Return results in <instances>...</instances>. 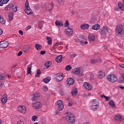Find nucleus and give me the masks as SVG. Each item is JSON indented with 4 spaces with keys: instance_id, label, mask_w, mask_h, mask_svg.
<instances>
[{
    "instance_id": "nucleus-37",
    "label": "nucleus",
    "mask_w": 124,
    "mask_h": 124,
    "mask_svg": "<svg viewBox=\"0 0 124 124\" xmlns=\"http://www.w3.org/2000/svg\"><path fill=\"white\" fill-rule=\"evenodd\" d=\"M0 23L2 25H4L5 24V20L0 15Z\"/></svg>"
},
{
    "instance_id": "nucleus-49",
    "label": "nucleus",
    "mask_w": 124,
    "mask_h": 124,
    "mask_svg": "<svg viewBox=\"0 0 124 124\" xmlns=\"http://www.w3.org/2000/svg\"><path fill=\"white\" fill-rule=\"evenodd\" d=\"M65 27H68L69 26V22H68V20H66L64 23Z\"/></svg>"
},
{
    "instance_id": "nucleus-57",
    "label": "nucleus",
    "mask_w": 124,
    "mask_h": 124,
    "mask_svg": "<svg viewBox=\"0 0 124 124\" xmlns=\"http://www.w3.org/2000/svg\"><path fill=\"white\" fill-rule=\"evenodd\" d=\"M19 33L21 35H23L24 34V33L23 32V31L22 30H19Z\"/></svg>"
},
{
    "instance_id": "nucleus-7",
    "label": "nucleus",
    "mask_w": 124,
    "mask_h": 124,
    "mask_svg": "<svg viewBox=\"0 0 124 124\" xmlns=\"http://www.w3.org/2000/svg\"><path fill=\"white\" fill-rule=\"evenodd\" d=\"M108 32V27L103 26L100 29V33L102 35H105Z\"/></svg>"
},
{
    "instance_id": "nucleus-11",
    "label": "nucleus",
    "mask_w": 124,
    "mask_h": 124,
    "mask_svg": "<svg viewBox=\"0 0 124 124\" xmlns=\"http://www.w3.org/2000/svg\"><path fill=\"white\" fill-rule=\"evenodd\" d=\"M1 101L3 104L6 103V102L7 101V96H6V94H4L2 96L1 98Z\"/></svg>"
},
{
    "instance_id": "nucleus-39",
    "label": "nucleus",
    "mask_w": 124,
    "mask_h": 124,
    "mask_svg": "<svg viewBox=\"0 0 124 124\" xmlns=\"http://www.w3.org/2000/svg\"><path fill=\"white\" fill-rule=\"evenodd\" d=\"M40 74H41V71H40V69H38L36 71L35 77H39V76H40Z\"/></svg>"
},
{
    "instance_id": "nucleus-38",
    "label": "nucleus",
    "mask_w": 124,
    "mask_h": 124,
    "mask_svg": "<svg viewBox=\"0 0 124 124\" xmlns=\"http://www.w3.org/2000/svg\"><path fill=\"white\" fill-rule=\"evenodd\" d=\"M12 4H10L8 5L5 8V11H7L8 10H10V8H12Z\"/></svg>"
},
{
    "instance_id": "nucleus-45",
    "label": "nucleus",
    "mask_w": 124,
    "mask_h": 124,
    "mask_svg": "<svg viewBox=\"0 0 124 124\" xmlns=\"http://www.w3.org/2000/svg\"><path fill=\"white\" fill-rule=\"evenodd\" d=\"M25 13H26V14H27V15H31V14H32V11H25Z\"/></svg>"
},
{
    "instance_id": "nucleus-58",
    "label": "nucleus",
    "mask_w": 124,
    "mask_h": 124,
    "mask_svg": "<svg viewBox=\"0 0 124 124\" xmlns=\"http://www.w3.org/2000/svg\"><path fill=\"white\" fill-rule=\"evenodd\" d=\"M70 56L72 57V58H75V57L77 56V54H70Z\"/></svg>"
},
{
    "instance_id": "nucleus-48",
    "label": "nucleus",
    "mask_w": 124,
    "mask_h": 124,
    "mask_svg": "<svg viewBox=\"0 0 124 124\" xmlns=\"http://www.w3.org/2000/svg\"><path fill=\"white\" fill-rule=\"evenodd\" d=\"M38 26H39V28H40V29H41L42 27H43V23H42V22H40L38 23Z\"/></svg>"
},
{
    "instance_id": "nucleus-64",
    "label": "nucleus",
    "mask_w": 124,
    "mask_h": 124,
    "mask_svg": "<svg viewBox=\"0 0 124 124\" xmlns=\"http://www.w3.org/2000/svg\"><path fill=\"white\" fill-rule=\"evenodd\" d=\"M16 66H17V65H13V66H11V68H15V67H16Z\"/></svg>"
},
{
    "instance_id": "nucleus-1",
    "label": "nucleus",
    "mask_w": 124,
    "mask_h": 124,
    "mask_svg": "<svg viewBox=\"0 0 124 124\" xmlns=\"http://www.w3.org/2000/svg\"><path fill=\"white\" fill-rule=\"evenodd\" d=\"M67 116H65V119L69 124H74L75 123V116L71 112H66Z\"/></svg>"
},
{
    "instance_id": "nucleus-63",
    "label": "nucleus",
    "mask_w": 124,
    "mask_h": 124,
    "mask_svg": "<svg viewBox=\"0 0 124 124\" xmlns=\"http://www.w3.org/2000/svg\"><path fill=\"white\" fill-rule=\"evenodd\" d=\"M3 32V31L1 29H0V35H1Z\"/></svg>"
},
{
    "instance_id": "nucleus-29",
    "label": "nucleus",
    "mask_w": 124,
    "mask_h": 124,
    "mask_svg": "<svg viewBox=\"0 0 124 124\" xmlns=\"http://www.w3.org/2000/svg\"><path fill=\"white\" fill-rule=\"evenodd\" d=\"M13 16H14V14L11 12L8 14L9 21H12L13 20Z\"/></svg>"
},
{
    "instance_id": "nucleus-34",
    "label": "nucleus",
    "mask_w": 124,
    "mask_h": 124,
    "mask_svg": "<svg viewBox=\"0 0 124 124\" xmlns=\"http://www.w3.org/2000/svg\"><path fill=\"white\" fill-rule=\"evenodd\" d=\"M50 65H52V62L51 61L46 62L45 64V66H46L47 68L50 67Z\"/></svg>"
},
{
    "instance_id": "nucleus-53",
    "label": "nucleus",
    "mask_w": 124,
    "mask_h": 124,
    "mask_svg": "<svg viewBox=\"0 0 124 124\" xmlns=\"http://www.w3.org/2000/svg\"><path fill=\"white\" fill-rule=\"evenodd\" d=\"M43 91L44 92H47L48 91V87L47 86H44Z\"/></svg>"
},
{
    "instance_id": "nucleus-9",
    "label": "nucleus",
    "mask_w": 124,
    "mask_h": 124,
    "mask_svg": "<svg viewBox=\"0 0 124 124\" xmlns=\"http://www.w3.org/2000/svg\"><path fill=\"white\" fill-rule=\"evenodd\" d=\"M55 79L57 82H61L63 79V75H61V74H56Z\"/></svg>"
},
{
    "instance_id": "nucleus-33",
    "label": "nucleus",
    "mask_w": 124,
    "mask_h": 124,
    "mask_svg": "<svg viewBox=\"0 0 124 124\" xmlns=\"http://www.w3.org/2000/svg\"><path fill=\"white\" fill-rule=\"evenodd\" d=\"M73 73H74L75 74H77L78 75V74H79V73H80V69L77 68L76 69H74L73 70Z\"/></svg>"
},
{
    "instance_id": "nucleus-25",
    "label": "nucleus",
    "mask_w": 124,
    "mask_h": 124,
    "mask_svg": "<svg viewBox=\"0 0 124 124\" xmlns=\"http://www.w3.org/2000/svg\"><path fill=\"white\" fill-rule=\"evenodd\" d=\"M91 107V109L93 111H97V109H98V108L99 107V106H95L94 105H92Z\"/></svg>"
},
{
    "instance_id": "nucleus-41",
    "label": "nucleus",
    "mask_w": 124,
    "mask_h": 124,
    "mask_svg": "<svg viewBox=\"0 0 124 124\" xmlns=\"http://www.w3.org/2000/svg\"><path fill=\"white\" fill-rule=\"evenodd\" d=\"M27 74H31V66L29 67L28 68Z\"/></svg>"
},
{
    "instance_id": "nucleus-23",
    "label": "nucleus",
    "mask_w": 124,
    "mask_h": 124,
    "mask_svg": "<svg viewBox=\"0 0 124 124\" xmlns=\"http://www.w3.org/2000/svg\"><path fill=\"white\" fill-rule=\"evenodd\" d=\"M90 25L88 24H83L81 26V29L82 30H86V29H89Z\"/></svg>"
},
{
    "instance_id": "nucleus-44",
    "label": "nucleus",
    "mask_w": 124,
    "mask_h": 124,
    "mask_svg": "<svg viewBox=\"0 0 124 124\" xmlns=\"http://www.w3.org/2000/svg\"><path fill=\"white\" fill-rule=\"evenodd\" d=\"M25 11H32L31 7H25Z\"/></svg>"
},
{
    "instance_id": "nucleus-43",
    "label": "nucleus",
    "mask_w": 124,
    "mask_h": 124,
    "mask_svg": "<svg viewBox=\"0 0 124 124\" xmlns=\"http://www.w3.org/2000/svg\"><path fill=\"white\" fill-rule=\"evenodd\" d=\"M5 77H4V74H2L0 75V80H4Z\"/></svg>"
},
{
    "instance_id": "nucleus-61",
    "label": "nucleus",
    "mask_w": 124,
    "mask_h": 124,
    "mask_svg": "<svg viewBox=\"0 0 124 124\" xmlns=\"http://www.w3.org/2000/svg\"><path fill=\"white\" fill-rule=\"evenodd\" d=\"M79 42H80L81 45H85V43L83 41H81V40L79 41Z\"/></svg>"
},
{
    "instance_id": "nucleus-4",
    "label": "nucleus",
    "mask_w": 124,
    "mask_h": 124,
    "mask_svg": "<svg viewBox=\"0 0 124 124\" xmlns=\"http://www.w3.org/2000/svg\"><path fill=\"white\" fill-rule=\"evenodd\" d=\"M56 105H58V110L59 111H62L63 108H64V105H63V102L62 100H60L56 102Z\"/></svg>"
},
{
    "instance_id": "nucleus-32",
    "label": "nucleus",
    "mask_w": 124,
    "mask_h": 124,
    "mask_svg": "<svg viewBox=\"0 0 124 124\" xmlns=\"http://www.w3.org/2000/svg\"><path fill=\"white\" fill-rule=\"evenodd\" d=\"M119 83H124V73L121 74V77L119 78Z\"/></svg>"
},
{
    "instance_id": "nucleus-27",
    "label": "nucleus",
    "mask_w": 124,
    "mask_h": 124,
    "mask_svg": "<svg viewBox=\"0 0 124 124\" xmlns=\"http://www.w3.org/2000/svg\"><path fill=\"white\" fill-rule=\"evenodd\" d=\"M51 81V78L50 77H47L45 79H43V82L47 84V83H49Z\"/></svg>"
},
{
    "instance_id": "nucleus-35",
    "label": "nucleus",
    "mask_w": 124,
    "mask_h": 124,
    "mask_svg": "<svg viewBox=\"0 0 124 124\" xmlns=\"http://www.w3.org/2000/svg\"><path fill=\"white\" fill-rule=\"evenodd\" d=\"M109 105L111 106L112 108H115L116 105H115V102L113 100H111L109 102Z\"/></svg>"
},
{
    "instance_id": "nucleus-13",
    "label": "nucleus",
    "mask_w": 124,
    "mask_h": 124,
    "mask_svg": "<svg viewBox=\"0 0 124 124\" xmlns=\"http://www.w3.org/2000/svg\"><path fill=\"white\" fill-rule=\"evenodd\" d=\"M55 61L58 63H60V62H62V55H60L58 56L55 59Z\"/></svg>"
},
{
    "instance_id": "nucleus-46",
    "label": "nucleus",
    "mask_w": 124,
    "mask_h": 124,
    "mask_svg": "<svg viewBox=\"0 0 124 124\" xmlns=\"http://www.w3.org/2000/svg\"><path fill=\"white\" fill-rule=\"evenodd\" d=\"M37 119V116L34 115L32 116V121H34V122H35V121H36Z\"/></svg>"
},
{
    "instance_id": "nucleus-10",
    "label": "nucleus",
    "mask_w": 124,
    "mask_h": 124,
    "mask_svg": "<svg viewBox=\"0 0 124 124\" xmlns=\"http://www.w3.org/2000/svg\"><path fill=\"white\" fill-rule=\"evenodd\" d=\"M66 82L68 85L71 86L74 84V79L72 78H69L66 80Z\"/></svg>"
},
{
    "instance_id": "nucleus-51",
    "label": "nucleus",
    "mask_w": 124,
    "mask_h": 124,
    "mask_svg": "<svg viewBox=\"0 0 124 124\" xmlns=\"http://www.w3.org/2000/svg\"><path fill=\"white\" fill-rule=\"evenodd\" d=\"M30 4L29 3V1L26 0L25 2V7H29Z\"/></svg>"
},
{
    "instance_id": "nucleus-8",
    "label": "nucleus",
    "mask_w": 124,
    "mask_h": 124,
    "mask_svg": "<svg viewBox=\"0 0 124 124\" xmlns=\"http://www.w3.org/2000/svg\"><path fill=\"white\" fill-rule=\"evenodd\" d=\"M32 107L33 109H39L41 107H42V104L40 102H36L33 103Z\"/></svg>"
},
{
    "instance_id": "nucleus-47",
    "label": "nucleus",
    "mask_w": 124,
    "mask_h": 124,
    "mask_svg": "<svg viewBox=\"0 0 124 124\" xmlns=\"http://www.w3.org/2000/svg\"><path fill=\"white\" fill-rule=\"evenodd\" d=\"M79 40L80 41V40H84V39H85V36H84V35H80V36H79Z\"/></svg>"
},
{
    "instance_id": "nucleus-28",
    "label": "nucleus",
    "mask_w": 124,
    "mask_h": 124,
    "mask_svg": "<svg viewBox=\"0 0 124 124\" xmlns=\"http://www.w3.org/2000/svg\"><path fill=\"white\" fill-rule=\"evenodd\" d=\"M9 1V0H0V6H2L3 4H6L7 2Z\"/></svg>"
},
{
    "instance_id": "nucleus-52",
    "label": "nucleus",
    "mask_w": 124,
    "mask_h": 124,
    "mask_svg": "<svg viewBox=\"0 0 124 124\" xmlns=\"http://www.w3.org/2000/svg\"><path fill=\"white\" fill-rule=\"evenodd\" d=\"M91 63H95V62H97V60L92 59L91 60Z\"/></svg>"
},
{
    "instance_id": "nucleus-12",
    "label": "nucleus",
    "mask_w": 124,
    "mask_h": 124,
    "mask_svg": "<svg viewBox=\"0 0 124 124\" xmlns=\"http://www.w3.org/2000/svg\"><path fill=\"white\" fill-rule=\"evenodd\" d=\"M84 86L86 89V90H88V91H91L92 89V85L88 83V82H85L84 83Z\"/></svg>"
},
{
    "instance_id": "nucleus-55",
    "label": "nucleus",
    "mask_w": 124,
    "mask_h": 124,
    "mask_svg": "<svg viewBox=\"0 0 124 124\" xmlns=\"http://www.w3.org/2000/svg\"><path fill=\"white\" fill-rule=\"evenodd\" d=\"M40 54L41 55H45V54H46V51L45 50L41 51Z\"/></svg>"
},
{
    "instance_id": "nucleus-42",
    "label": "nucleus",
    "mask_w": 124,
    "mask_h": 124,
    "mask_svg": "<svg viewBox=\"0 0 124 124\" xmlns=\"http://www.w3.org/2000/svg\"><path fill=\"white\" fill-rule=\"evenodd\" d=\"M12 9L14 12H17V6L12 5Z\"/></svg>"
},
{
    "instance_id": "nucleus-20",
    "label": "nucleus",
    "mask_w": 124,
    "mask_h": 124,
    "mask_svg": "<svg viewBox=\"0 0 124 124\" xmlns=\"http://www.w3.org/2000/svg\"><path fill=\"white\" fill-rule=\"evenodd\" d=\"M92 105H95L96 106H99V102L97 99H93L92 103Z\"/></svg>"
},
{
    "instance_id": "nucleus-16",
    "label": "nucleus",
    "mask_w": 124,
    "mask_h": 124,
    "mask_svg": "<svg viewBox=\"0 0 124 124\" xmlns=\"http://www.w3.org/2000/svg\"><path fill=\"white\" fill-rule=\"evenodd\" d=\"M115 121H118V122H121L123 120V116L121 115H117L114 117Z\"/></svg>"
},
{
    "instance_id": "nucleus-50",
    "label": "nucleus",
    "mask_w": 124,
    "mask_h": 124,
    "mask_svg": "<svg viewBox=\"0 0 124 124\" xmlns=\"http://www.w3.org/2000/svg\"><path fill=\"white\" fill-rule=\"evenodd\" d=\"M34 8L36 10H38V9H39V5H38V4H36L34 6Z\"/></svg>"
},
{
    "instance_id": "nucleus-5",
    "label": "nucleus",
    "mask_w": 124,
    "mask_h": 124,
    "mask_svg": "<svg viewBox=\"0 0 124 124\" xmlns=\"http://www.w3.org/2000/svg\"><path fill=\"white\" fill-rule=\"evenodd\" d=\"M17 111L19 113H22V114H26L27 112V108H26V107L25 106H19L17 108Z\"/></svg>"
},
{
    "instance_id": "nucleus-59",
    "label": "nucleus",
    "mask_w": 124,
    "mask_h": 124,
    "mask_svg": "<svg viewBox=\"0 0 124 124\" xmlns=\"http://www.w3.org/2000/svg\"><path fill=\"white\" fill-rule=\"evenodd\" d=\"M3 84H4L3 81H0V88H1V87H2Z\"/></svg>"
},
{
    "instance_id": "nucleus-60",
    "label": "nucleus",
    "mask_w": 124,
    "mask_h": 124,
    "mask_svg": "<svg viewBox=\"0 0 124 124\" xmlns=\"http://www.w3.org/2000/svg\"><path fill=\"white\" fill-rule=\"evenodd\" d=\"M119 66L121 67V68H124V64H119Z\"/></svg>"
},
{
    "instance_id": "nucleus-54",
    "label": "nucleus",
    "mask_w": 124,
    "mask_h": 124,
    "mask_svg": "<svg viewBox=\"0 0 124 124\" xmlns=\"http://www.w3.org/2000/svg\"><path fill=\"white\" fill-rule=\"evenodd\" d=\"M17 124H25V123H24L23 121L20 120L18 121Z\"/></svg>"
},
{
    "instance_id": "nucleus-15",
    "label": "nucleus",
    "mask_w": 124,
    "mask_h": 124,
    "mask_svg": "<svg viewBox=\"0 0 124 124\" xmlns=\"http://www.w3.org/2000/svg\"><path fill=\"white\" fill-rule=\"evenodd\" d=\"M53 8H54V2H51L47 6L46 8V10H48V11H51V10H53Z\"/></svg>"
},
{
    "instance_id": "nucleus-2",
    "label": "nucleus",
    "mask_w": 124,
    "mask_h": 124,
    "mask_svg": "<svg viewBox=\"0 0 124 124\" xmlns=\"http://www.w3.org/2000/svg\"><path fill=\"white\" fill-rule=\"evenodd\" d=\"M115 33L118 36H122V35H124V30L123 25H118L116 26Z\"/></svg>"
},
{
    "instance_id": "nucleus-18",
    "label": "nucleus",
    "mask_w": 124,
    "mask_h": 124,
    "mask_svg": "<svg viewBox=\"0 0 124 124\" xmlns=\"http://www.w3.org/2000/svg\"><path fill=\"white\" fill-rule=\"evenodd\" d=\"M100 28V26L98 24H95L92 26V30L94 31H98Z\"/></svg>"
},
{
    "instance_id": "nucleus-30",
    "label": "nucleus",
    "mask_w": 124,
    "mask_h": 124,
    "mask_svg": "<svg viewBox=\"0 0 124 124\" xmlns=\"http://www.w3.org/2000/svg\"><path fill=\"white\" fill-rule=\"evenodd\" d=\"M46 39L47 41V44H48V45H52V38H51V37H47Z\"/></svg>"
},
{
    "instance_id": "nucleus-31",
    "label": "nucleus",
    "mask_w": 124,
    "mask_h": 124,
    "mask_svg": "<svg viewBox=\"0 0 124 124\" xmlns=\"http://www.w3.org/2000/svg\"><path fill=\"white\" fill-rule=\"evenodd\" d=\"M35 48L36 50H37V51H39L41 49L42 46L40 45H39V44H36L35 45Z\"/></svg>"
},
{
    "instance_id": "nucleus-24",
    "label": "nucleus",
    "mask_w": 124,
    "mask_h": 124,
    "mask_svg": "<svg viewBox=\"0 0 124 124\" xmlns=\"http://www.w3.org/2000/svg\"><path fill=\"white\" fill-rule=\"evenodd\" d=\"M88 38L89 41H94L95 40V36L94 35H89Z\"/></svg>"
},
{
    "instance_id": "nucleus-62",
    "label": "nucleus",
    "mask_w": 124,
    "mask_h": 124,
    "mask_svg": "<svg viewBox=\"0 0 124 124\" xmlns=\"http://www.w3.org/2000/svg\"><path fill=\"white\" fill-rule=\"evenodd\" d=\"M105 99H106V101H109V100H110V98L109 97L107 96Z\"/></svg>"
},
{
    "instance_id": "nucleus-19",
    "label": "nucleus",
    "mask_w": 124,
    "mask_h": 124,
    "mask_svg": "<svg viewBox=\"0 0 124 124\" xmlns=\"http://www.w3.org/2000/svg\"><path fill=\"white\" fill-rule=\"evenodd\" d=\"M38 97H39V93H36L33 94L32 100H37V99H38Z\"/></svg>"
},
{
    "instance_id": "nucleus-3",
    "label": "nucleus",
    "mask_w": 124,
    "mask_h": 124,
    "mask_svg": "<svg viewBox=\"0 0 124 124\" xmlns=\"http://www.w3.org/2000/svg\"><path fill=\"white\" fill-rule=\"evenodd\" d=\"M108 80L111 83H115L118 81V78L114 74L108 75L107 77Z\"/></svg>"
},
{
    "instance_id": "nucleus-40",
    "label": "nucleus",
    "mask_w": 124,
    "mask_h": 124,
    "mask_svg": "<svg viewBox=\"0 0 124 124\" xmlns=\"http://www.w3.org/2000/svg\"><path fill=\"white\" fill-rule=\"evenodd\" d=\"M71 69H72V67L70 65H67L65 68V70L67 71H70Z\"/></svg>"
},
{
    "instance_id": "nucleus-26",
    "label": "nucleus",
    "mask_w": 124,
    "mask_h": 124,
    "mask_svg": "<svg viewBox=\"0 0 124 124\" xmlns=\"http://www.w3.org/2000/svg\"><path fill=\"white\" fill-rule=\"evenodd\" d=\"M66 33L67 35H71V34L73 33V31H72V29L68 28L66 30Z\"/></svg>"
},
{
    "instance_id": "nucleus-21",
    "label": "nucleus",
    "mask_w": 124,
    "mask_h": 124,
    "mask_svg": "<svg viewBox=\"0 0 124 124\" xmlns=\"http://www.w3.org/2000/svg\"><path fill=\"white\" fill-rule=\"evenodd\" d=\"M118 7H119V9H120V10H122V11H124V4H123L121 2H119L118 3Z\"/></svg>"
},
{
    "instance_id": "nucleus-22",
    "label": "nucleus",
    "mask_w": 124,
    "mask_h": 124,
    "mask_svg": "<svg viewBox=\"0 0 124 124\" xmlns=\"http://www.w3.org/2000/svg\"><path fill=\"white\" fill-rule=\"evenodd\" d=\"M55 25H56L57 27H62V26H63V23H62V21L56 20L55 21Z\"/></svg>"
},
{
    "instance_id": "nucleus-17",
    "label": "nucleus",
    "mask_w": 124,
    "mask_h": 124,
    "mask_svg": "<svg viewBox=\"0 0 124 124\" xmlns=\"http://www.w3.org/2000/svg\"><path fill=\"white\" fill-rule=\"evenodd\" d=\"M77 93H78V90H77V88L73 89L71 91V94L72 96H75V95H77Z\"/></svg>"
},
{
    "instance_id": "nucleus-14",
    "label": "nucleus",
    "mask_w": 124,
    "mask_h": 124,
    "mask_svg": "<svg viewBox=\"0 0 124 124\" xmlns=\"http://www.w3.org/2000/svg\"><path fill=\"white\" fill-rule=\"evenodd\" d=\"M98 74H99L98 75V78L100 79H102V78H103V77H105V72L104 71H102V70H100Z\"/></svg>"
},
{
    "instance_id": "nucleus-56",
    "label": "nucleus",
    "mask_w": 124,
    "mask_h": 124,
    "mask_svg": "<svg viewBox=\"0 0 124 124\" xmlns=\"http://www.w3.org/2000/svg\"><path fill=\"white\" fill-rule=\"evenodd\" d=\"M22 54H23V52H22V51H20L17 54L18 57H20Z\"/></svg>"
},
{
    "instance_id": "nucleus-36",
    "label": "nucleus",
    "mask_w": 124,
    "mask_h": 124,
    "mask_svg": "<svg viewBox=\"0 0 124 124\" xmlns=\"http://www.w3.org/2000/svg\"><path fill=\"white\" fill-rule=\"evenodd\" d=\"M57 2L61 5V6H63L64 5V0H57Z\"/></svg>"
},
{
    "instance_id": "nucleus-6",
    "label": "nucleus",
    "mask_w": 124,
    "mask_h": 124,
    "mask_svg": "<svg viewBox=\"0 0 124 124\" xmlns=\"http://www.w3.org/2000/svg\"><path fill=\"white\" fill-rule=\"evenodd\" d=\"M8 45H9V43L7 41H3L0 42V48L1 49H5V48H7Z\"/></svg>"
}]
</instances>
